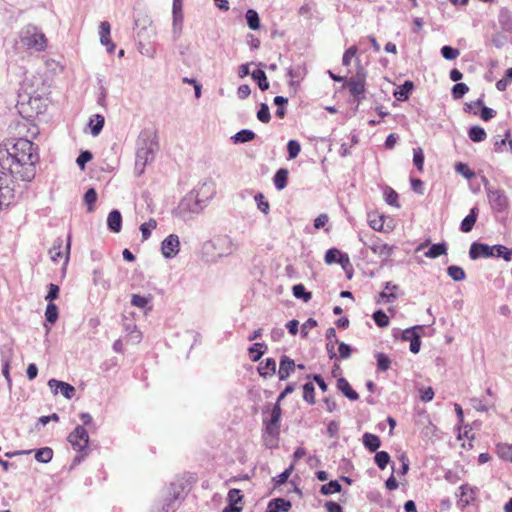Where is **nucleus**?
<instances>
[{"label":"nucleus","mask_w":512,"mask_h":512,"mask_svg":"<svg viewBox=\"0 0 512 512\" xmlns=\"http://www.w3.org/2000/svg\"><path fill=\"white\" fill-rule=\"evenodd\" d=\"M38 155L31 141L19 138L5 151H0L1 169L22 181H31L35 176Z\"/></svg>","instance_id":"1"},{"label":"nucleus","mask_w":512,"mask_h":512,"mask_svg":"<svg viewBox=\"0 0 512 512\" xmlns=\"http://www.w3.org/2000/svg\"><path fill=\"white\" fill-rule=\"evenodd\" d=\"M157 135L152 130H144L140 133L136 143L135 170L141 175L145 167L151 163L158 151Z\"/></svg>","instance_id":"2"},{"label":"nucleus","mask_w":512,"mask_h":512,"mask_svg":"<svg viewBox=\"0 0 512 512\" xmlns=\"http://www.w3.org/2000/svg\"><path fill=\"white\" fill-rule=\"evenodd\" d=\"M20 43L28 50L40 52L46 48L47 39L39 28L28 25L20 32Z\"/></svg>","instance_id":"3"},{"label":"nucleus","mask_w":512,"mask_h":512,"mask_svg":"<svg viewBox=\"0 0 512 512\" xmlns=\"http://www.w3.org/2000/svg\"><path fill=\"white\" fill-rule=\"evenodd\" d=\"M11 173L0 169V211L11 206L16 199V185Z\"/></svg>","instance_id":"4"},{"label":"nucleus","mask_w":512,"mask_h":512,"mask_svg":"<svg viewBox=\"0 0 512 512\" xmlns=\"http://www.w3.org/2000/svg\"><path fill=\"white\" fill-rule=\"evenodd\" d=\"M486 193L490 207L494 212L504 213L508 211L510 203L504 190L486 187Z\"/></svg>","instance_id":"5"},{"label":"nucleus","mask_w":512,"mask_h":512,"mask_svg":"<svg viewBox=\"0 0 512 512\" xmlns=\"http://www.w3.org/2000/svg\"><path fill=\"white\" fill-rule=\"evenodd\" d=\"M205 207L206 205L200 202L193 193H190L181 200L178 209L183 219H189L194 215L200 214Z\"/></svg>","instance_id":"6"},{"label":"nucleus","mask_w":512,"mask_h":512,"mask_svg":"<svg viewBox=\"0 0 512 512\" xmlns=\"http://www.w3.org/2000/svg\"><path fill=\"white\" fill-rule=\"evenodd\" d=\"M365 81L366 71L361 65H358L355 76L346 81V86L351 95H353L358 102L364 98Z\"/></svg>","instance_id":"7"},{"label":"nucleus","mask_w":512,"mask_h":512,"mask_svg":"<svg viewBox=\"0 0 512 512\" xmlns=\"http://www.w3.org/2000/svg\"><path fill=\"white\" fill-rule=\"evenodd\" d=\"M182 0H173L172 4V39L177 41L183 32L184 14Z\"/></svg>","instance_id":"8"},{"label":"nucleus","mask_w":512,"mask_h":512,"mask_svg":"<svg viewBox=\"0 0 512 512\" xmlns=\"http://www.w3.org/2000/svg\"><path fill=\"white\" fill-rule=\"evenodd\" d=\"M375 255L382 258L383 261H387L393 254L394 247L383 242L380 238L372 236L367 242H364Z\"/></svg>","instance_id":"9"},{"label":"nucleus","mask_w":512,"mask_h":512,"mask_svg":"<svg viewBox=\"0 0 512 512\" xmlns=\"http://www.w3.org/2000/svg\"><path fill=\"white\" fill-rule=\"evenodd\" d=\"M68 441L75 450L84 451L89 443L87 430L83 426H77L68 436Z\"/></svg>","instance_id":"10"},{"label":"nucleus","mask_w":512,"mask_h":512,"mask_svg":"<svg viewBox=\"0 0 512 512\" xmlns=\"http://www.w3.org/2000/svg\"><path fill=\"white\" fill-rule=\"evenodd\" d=\"M180 251V240L176 234L168 235L161 243V253L164 258L172 259Z\"/></svg>","instance_id":"11"},{"label":"nucleus","mask_w":512,"mask_h":512,"mask_svg":"<svg viewBox=\"0 0 512 512\" xmlns=\"http://www.w3.org/2000/svg\"><path fill=\"white\" fill-rule=\"evenodd\" d=\"M62 246L63 241L61 239L55 241L53 247L49 250V255L53 262L58 263L60 260H62L63 264L67 265L69 260L70 238L68 239L64 251Z\"/></svg>","instance_id":"12"},{"label":"nucleus","mask_w":512,"mask_h":512,"mask_svg":"<svg viewBox=\"0 0 512 512\" xmlns=\"http://www.w3.org/2000/svg\"><path fill=\"white\" fill-rule=\"evenodd\" d=\"M193 194L200 200V202L207 206L216 195V184L212 181H205L195 192H193Z\"/></svg>","instance_id":"13"},{"label":"nucleus","mask_w":512,"mask_h":512,"mask_svg":"<svg viewBox=\"0 0 512 512\" xmlns=\"http://www.w3.org/2000/svg\"><path fill=\"white\" fill-rule=\"evenodd\" d=\"M212 246L218 251L219 256L230 255L237 249L234 241L228 236L216 238L212 242Z\"/></svg>","instance_id":"14"},{"label":"nucleus","mask_w":512,"mask_h":512,"mask_svg":"<svg viewBox=\"0 0 512 512\" xmlns=\"http://www.w3.org/2000/svg\"><path fill=\"white\" fill-rule=\"evenodd\" d=\"M325 263L328 265L339 263L343 269H346L350 266V259L348 254L341 253L337 248H331L325 254Z\"/></svg>","instance_id":"15"},{"label":"nucleus","mask_w":512,"mask_h":512,"mask_svg":"<svg viewBox=\"0 0 512 512\" xmlns=\"http://www.w3.org/2000/svg\"><path fill=\"white\" fill-rule=\"evenodd\" d=\"M99 40L103 46H106L108 53H113L115 44L111 40V25L107 21L99 24Z\"/></svg>","instance_id":"16"},{"label":"nucleus","mask_w":512,"mask_h":512,"mask_svg":"<svg viewBox=\"0 0 512 512\" xmlns=\"http://www.w3.org/2000/svg\"><path fill=\"white\" fill-rule=\"evenodd\" d=\"M494 255V246H489L483 243H473L469 250V256L471 259H477L479 257L489 258Z\"/></svg>","instance_id":"17"},{"label":"nucleus","mask_w":512,"mask_h":512,"mask_svg":"<svg viewBox=\"0 0 512 512\" xmlns=\"http://www.w3.org/2000/svg\"><path fill=\"white\" fill-rule=\"evenodd\" d=\"M419 328L420 327H412L402 332V339L410 342V351L414 354L418 353L421 347L420 335L417 333V329Z\"/></svg>","instance_id":"18"},{"label":"nucleus","mask_w":512,"mask_h":512,"mask_svg":"<svg viewBox=\"0 0 512 512\" xmlns=\"http://www.w3.org/2000/svg\"><path fill=\"white\" fill-rule=\"evenodd\" d=\"M153 296L151 294L147 295H139L132 294L131 295V305L142 310L144 314H148L152 310Z\"/></svg>","instance_id":"19"},{"label":"nucleus","mask_w":512,"mask_h":512,"mask_svg":"<svg viewBox=\"0 0 512 512\" xmlns=\"http://www.w3.org/2000/svg\"><path fill=\"white\" fill-rule=\"evenodd\" d=\"M48 385L55 394L60 392L66 399H71L75 393V388L72 385L56 379L49 380Z\"/></svg>","instance_id":"20"},{"label":"nucleus","mask_w":512,"mask_h":512,"mask_svg":"<svg viewBox=\"0 0 512 512\" xmlns=\"http://www.w3.org/2000/svg\"><path fill=\"white\" fill-rule=\"evenodd\" d=\"M476 492H477L476 487H472L468 484L461 485L459 487L458 503L461 504L463 507L468 506L470 503H472L475 500Z\"/></svg>","instance_id":"21"},{"label":"nucleus","mask_w":512,"mask_h":512,"mask_svg":"<svg viewBox=\"0 0 512 512\" xmlns=\"http://www.w3.org/2000/svg\"><path fill=\"white\" fill-rule=\"evenodd\" d=\"M291 502L283 498L271 500L267 505V512H288L291 509Z\"/></svg>","instance_id":"22"},{"label":"nucleus","mask_w":512,"mask_h":512,"mask_svg":"<svg viewBox=\"0 0 512 512\" xmlns=\"http://www.w3.org/2000/svg\"><path fill=\"white\" fill-rule=\"evenodd\" d=\"M398 289V286L395 284H392L391 282H386L385 284V290L382 291L379 294V298L377 300L378 303H389L393 302L397 295L395 294V291Z\"/></svg>","instance_id":"23"},{"label":"nucleus","mask_w":512,"mask_h":512,"mask_svg":"<svg viewBox=\"0 0 512 512\" xmlns=\"http://www.w3.org/2000/svg\"><path fill=\"white\" fill-rule=\"evenodd\" d=\"M295 363L287 356H283L280 361V367L278 371V376L280 380H286L290 373L294 370Z\"/></svg>","instance_id":"24"},{"label":"nucleus","mask_w":512,"mask_h":512,"mask_svg":"<svg viewBox=\"0 0 512 512\" xmlns=\"http://www.w3.org/2000/svg\"><path fill=\"white\" fill-rule=\"evenodd\" d=\"M108 228L115 233L120 232L122 225V216L118 210H112L107 217Z\"/></svg>","instance_id":"25"},{"label":"nucleus","mask_w":512,"mask_h":512,"mask_svg":"<svg viewBox=\"0 0 512 512\" xmlns=\"http://www.w3.org/2000/svg\"><path fill=\"white\" fill-rule=\"evenodd\" d=\"M338 389L351 401H356L359 398V395L356 391H354L349 384V382L345 378H340L337 381Z\"/></svg>","instance_id":"26"},{"label":"nucleus","mask_w":512,"mask_h":512,"mask_svg":"<svg viewBox=\"0 0 512 512\" xmlns=\"http://www.w3.org/2000/svg\"><path fill=\"white\" fill-rule=\"evenodd\" d=\"M258 372L263 377L273 376L276 373V361L272 358H267L260 363Z\"/></svg>","instance_id":"27"},{"label":"nucleus","mask_w":512,"mask_h":512,"mask_svg":"<svg viewBox=\"0 0 512 512\" xmlns=\"http://www.w3.org/2000/svg\"><path fill=\"white\" fill-rule=\"evenodd\" d=\"M498 21L501 28L511 33L512 32V12L506 8H503L499 12Z\"/></svg>","instance_id":"28"},{"label":"nucleus","mask_w":512,"mask_h":512,"mask_svg":"<svg viewBox=\"0 0 512 512\" xmlns=\"http://www.w3.org/2000/svg\"><path fill=\"white\" fill-rule=\"evenodd\" d=\"M384 216L383 215H380L376 212H372V213H369L368 214V223H369V226L375 230V231H379V232H382L384 231Z\"/></svg>","instance_id":"29"},{"label":"nucleus","mask_w":512,"mask_h":512,"mask_svg":"<svg viewBox=\"0 0 512 512\" xmlns=\"http://www.w3.org/2000/svg\"><path fill=\"white\" fill-rule=\"evenodd\" d=\"M478 210L477 208H472L470 213L463 219L461 223V231L462 232H470L477 220Z\"/></svg>","instance_id":"30"},{"label":"nucleus","mask_w":512,"mask_h":512,"mask_svg":"<svg viewBox=\"0 0 512 512\" xmlns=\"http://www.w3.org/2000/svg\"><path fill=\"white\" fill-rule=\"evenodd\" d=\"M280 418H281V408H280L279 403L277 402L271 411V419L267 423L266 429L269 433H272L277 428Z\"/></svg>","instance_id":"31"},{"label":"nucleus","mask_w":512,"mask_h":512,"mask_svg":"<svg viewBox=\"0 0 512 512\" xmlns=\"http://www.w3.org/2000/svg\"><path fill=\"white\" fill-rule=\"evenodd\" d=\"M105 119L102 115L96 114L89 121V127L91 129V134L93 136H97L101 130L103 129Z\"/></svg>","instance_id":"32"},{"label":"nucleus","mask_w":512,"mask_h":512,"mask_svg":"<svg viewBox=\"0 0 512 512\" xmlns=\"http://www.w3.org/2000/svg\"><path fill=\"white\" fill-rule=\"evenodd\" d=\"M447 253V247L445 243L433 244L427 252H425V257L430 259H435L441 255H445Z\"/></svg>","instance_id":"33"},{"label":"nucleus","mask_w":512,"mask_h":512,"mask_svg":"<svg viewBox=\"0 0 512 512\" xmlns=\"http://www.w3.org/2000/svg\"><path fill=\"white\" fill-rule=\"evenodd\" d=\"M363 444L367 449L374 452L380 447V439L374 434L365 433L363 435Z\"/></svg>","instance_id":"34"},{"label":"nucleus","mask_w":512,"mask_h":512,"mask_svg":"<svg viewBox=\"0 0 512 512\" xmlns=\"http://www.w3.org/2000/svg\"><path fill=\"white\" fill-rule=\"evenodd\" d=\"M413 89V83L411 81H406L402 86H400L395 92L394 96L400 100L404 101L408 99L409 94Z\"/></svg>","instance_id":"35"},{"label":"nucleus","mask_w":512,"mask_h":512,"mask_svg":"<svg viewBox=\"0 0 512 512\" xmlns=\"http://www.w3.org/2000/svg\"><path fill=\"white\" fill-rule=\"evenodd\" d=\"M247 25L252 30H258L260 28V19L256 10L249 9L246 12Z\"/></svg>","instance_id":"36"},{"label":"nucleus","mask_w":512,"mask_h":512,"mask_svg":"<svg viewBox=\"0 0 512 512\" xmlns=\"http://www.w3.org/2000/svg\"><path fill=\"white\" fill-rule=\"evenodd\" d=\"M255 133L248 129H243L239 132H237L233 137L232 140L234 143H246L249 141H252L255 138Z\"/></svg>","instance_id":"37"},{"label":"nucleus","mask_w":512,"mask_h":512,"mask_svg":"<svg viewBox=\"0 0 512 512\" xmlns=\"http://www.w3.org/2000/svg\"><path fill=\"white\" fill-rule=\"evenodd\" d=\"M251 76L258 83V86L262 91H265L269 88V82L267 81L266 74L263 70H254Z\"/></svg>","instance_id":"38"},{"label":"nucleus","mask_w":512,"mask_h":512,"mask_svg":"<svg viewBox=\"0 0 512 512\" xmlns=\"http://www.w3.org/2000/svg\"><path fill=\"white\" fill-rule=\"evenodd\" d=\"M287 175H288V172L286 169H280L276 172V174L274 176V184L278 190H282L286 187Z\"/></svg>","instance_id":"39"},{"label":"nucleus","mask_w":512,"mask_h":512,"mask_svg":"<svg viewBox=\"0 0 512 512\" xmlns=\"http://www.w3.org/2000/svg\"><path fill=\"white\" fill-rule=\"evenodd\" d=\"M266 349V345L263 343H255L253 346L249 348V354L252 361H258L261 356L264 354Z\"/></svg>","instance_id":"40"},{"label":"nucleus","mask_w":512,"mask_h":512,"mask_svg":"<svg viewBox=\"0 0 512 512\" xmlns=\"http://www.w3.org/2000/svg\"><path fill=\"white\" fill-rule=\"evenodd\" d=\"M53 457V451L49 447L41 448L36 451L35 459L41 463H48Z\"/></svg>","instance_id":"41"},{"label":"nucleus","mask_w":512,"mask_h":512,"mask_svg":"<svg viewBox=\"0 0 512 512\" xmlns=\"http://www.w3.org/2000/svg\"><path fill=\"white\" fill-rule=\"evenodd\" d=\"M157 227V222L155 219L150 218L147 222L141 224L140 231L142 234L143 240H147L151 236V231Z\"/></svg>","instance_id":"42"},{"label":"nucleus","mask_w":512,"mask_h":512,"mask_svg":"<svg viewBox=\"0 0 512 512\" xmlns=\"http://www.w3.org/2000/svg\"><path fill=\"white\" fill-rule=\"evenodd\" d=\"M340 491H341V485L336 480L330 481L329 483L322 485L321 489H320V492L323 495H330V494L338 493Z\"/></svg>","instance_id":"43"},{"label":"nucleus","mask_w":512,"mask_h":512,"mask_svg":"<svg viewBox=\"0 0 512 512\" xmlns=\"http://www.w3.org/2000/svg\"><path fill=\"white\" fill-rule=\"evenodd\" d=\"M292 292L294 297L303 299L304 302H308L312 297L310 292L305 291V287L302 284L294 285L292 288Z\"/></svg>","instance_id":"44"},{"label":"nucleus","mask_w":512,"mask_h":512,"mask_svg":"<svg viewBox=\"0 0 512 512\" xmlns=\"http://www.w3.org/2000/svg\"><path fill=\"white\" fill-rule=\"evenodd\" d=\"M447 273L454 281H463L466 277L464 270L455 265L449 266L447 268Z\"/></svg>","instance_id":"45"},{"label":"nucleus","mask_w":512,"mask_h":512,"mask_svg":"<svg viewBox=\"0 0 512 512\" xmlns=\"http://www.w3.org/2000/svg\"><path fill=\"white\" fill-rule=\"evenodd\" d=\"M468 134L473 142H481L486 138L485 130L479 126L472 127Z\"/></svg>","instance_id":"46"},{"label":"nucleus","mask_w":512,"mask_h":512,"mask_svg":"<svg viewBox=\"0 0 512 512\" xmlns=\"http://www.w3.org/2000/svg\"><path fill=\"white\" fill-rule=\"evenodd\" d=\"M46 321L54 324L58 319V308L55 304L49 303L45 311Z\"/></svg>","instance_id":"47"},{"label":"nucleus","mask_w":512,"mask_h":512,"mask_svg":"<svg viewBox=\"0 0 512 512\" xmlns=\"http://www.w3.org/2000/svg\"><path fill=\"white\" fill-rule=\"evenodd\" d=\"M97 200V193L94 188H90L86 191L84 195V202L88 206V211L92 212L94 210V204Z\"/></svg>","instance_id":"48"},{"label":"nucleus","mask_w":512,"mask_h":512,"mask_svg":"<svg viewBox=\"0 0 512 512\" xmlns=\"http://www.w3.org/2000/svg\"><path fill=\"white\" fill-rule=\"evenodd\" d=\"M441 55L446 60H454L460 55V51L451 46H443L441 48Z\"/></svg>","instance_id":"49"},{"label":"nucleus","mask_w":512,"mask_h":512,"mask_svg":"<svg viewBox=\"0 0 512 512\" xmlns=\"http://www.w3.org/2000/svg\"><path fill=\"white\" fill-rule=\"evenodd\" d=\"M375 463L377 464V466L380 468V469H385L387 464L389 463L390 461V456L387 452L385 451H380V452H377L376 455H375Z\"/></svg>","instance_id":"50"},{"label":"nucleus","mask_w":512,"mask_h":512,"mask_svg":"<svg viewBox=\"0 0 512 512\" xmlns=\"http://www.w3.org/2000/svg\"><path fill=\"white\" fill-rule=\"evenodd\" d=\"M494 253V256L501 257L507 262L511 261L512 251L503 245H494Z\"/></svg>","instance_id":"51"},{"label":"nucleus","mask_w":512,"mask_h":512,"mask_svg":"<svg viewBox=\"0 0 512 512\" xmlns=\"http://www.w3.org/2000/svg\"><path fill=\"white\" fill-rule=\"evenodd\" d=\"M373 319L379 327H387L389 325V318L382 310L374 312Z\"/></svg>","instance_id":"52"},{"label":"nucleus","mask_w":512,"mask_h":512,"mask_svg":"<svg viewBox=\"0 0 512 512\" xmlns=\"http://www.w3.org/2000/svg\"><path fill=\"white\" fill-rule=\"evenodd\" d=\"M469 91L465 83H457L452 88V96L454 99L462 98Z\"/></svg>","instance_id":"53"},{"label":"nucleus","mask_w":512,"mask_h":512,"mask_svg":"<svg viewBox=\"0 0 512 512\" xmlns=\"http://www.w3.org/2000/svg\"><path fill=\"white\" fill-rule=\"evenodd\" d=\"M257 118L262 123H268L271 119L270 110L267 104L262 103L260 109L257 112Z\"/></svg>","instance_id":"54"},{"label":"nucleus","mask_w":512,"mask_h":512,"mask_svg":"<svg viewBox=\"0 0 512 512\" xmlns=\"http://www.w3.org/2000/svg\"><path fill=\"white\" fill-rule=\"evenodd\" d=\"M413 163L418 168V170H423L424 153L421 148H416L413 150Z\"/></svg>","instance_id":"55"},{"label":"nucleus","mask_w":512,"mask_h":512,"mask_svg":"<svg viewBox=\"0 0 512 512\" xmlns=\"http://www.w3.org/2000/svg\"><path fill=\"white\" fill-rule=\"evenodd\" d=\"M455 170L466 179H472L475 173L464 163H457Z\"/></svg>","instance_id":"56"},{"label":"nucleus","mask_w":512,"mask_h":512,"mask_svg":"<svg viewBox=\"0 0 512 512\" xmlns=\"http://www.w3.org/2000/svg\"><path fill=\"white\" fill-rule=\"evenodd\" d=\"M303 398L310 404L314 403V385L312 383H306L303 386Z\"/></svg>","instance_id":"57"},{"label":"nucleus","mask_w":512,"mask_h":512,"mask_svg":"<svg viewBox=\"0 0 512 512\" xmlns=\"http://www.w3.org/2000/svg\"><path fill=\"white\" fill-rule=\"evenodd\" d=\"M287 149L289 153V158L294 159L299 155L301 151V146L297 141L290 140L287 144Z\"/></svg>","instance_id":"58"},{"label":"nucleus","mask_w":512,"mask_h":512,"mask_svg":"<svg viewBox=\"0 0 512 512\" xmlns=\"http://www.w3.org/2000/svg\"><path fill=\"white\" fill-rule=\"evenodd\" d=\"M358 52V48L356 46L349 47L343 54L342 63L344 66H349L351 64V60L356 56Z\"/></svg>","instance_id":"59"},{"label":"nucleus","mask_w":512,"mask_h":512,"mask_svg":"<svg viewBox=\"0 0 512 512\" xmlns=\"http://www.w3.org/2000/svg\"><path fill=\"white\" fill-rule=\"evenodd\" d=\"M377 358V366L382 371H387L390 368L391 361L390 359L383 353H378L376 355Z\"/></svg>","instance_id":"60"},{"label":"nucleus","mask_w":512,"mask_h":512,"mask_svg":"<svg viewBox=\"0 0 512 512\" xmlns=\"http://www.w3.org/2000/svg\"><path fill=\"white\" fill-rule=\"evenodd\" d=\"M384 196H385L386 202L389 205L399 207V204H398V194L394 190L387 189L384 192Z\"/></svg>","instance_id":"61"},{"label":"nucleus","mask_w":512,"mask_h":512,"mask_svg":"<svg viewBox=\"0 0 512 512\" xmlns=\"http://www.w3.org/2000/svg\"><path fill=\"white\" fill-rule=\"evenodd\" d=\"M498 453L504 460L512 462V445L499 446Z\"/></svg>","instance_id":"62"},{"label":"nucleus","mask_w":512,"mask_h":512,"mask_svg":"<svg viewBox=\"0 0 512 512\" xmlns=\"http://www.w3.org/2000/svg\"><path fill=\"white\" fill-rule=\"evenodd\" d=\"M228 501L230 502V505H237L242 501V495L241 491L238 489H231L228 492Z\"/></svg>","instance_id":"63"},{"label":"nucleus","mask_w":512,"mask_h":512,"mask_svg":"<svg viewBox=\"0 0 512 512\" xmlns=\"http://www.w3.org/2000/svg\"><path fill=\"white\" fill-rule=\"evenodd\" d=\"M92 159V154L89 151H83L76 159L77 165L81 170H84L85 164Z\"/></svg>","instance_id":"64"}]
</instances>
